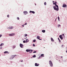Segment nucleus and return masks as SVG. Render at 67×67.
I'll return each mask as SVG.
<instances>
[{
	"label": "nucleus",
	"mask_w": 67,
	"mask_h": 67,
	"mask_svg": "<svg viewBox=\"0 0 67 67\" xmlns=\"http://www.w3.org/2000/svg\"><path fill=\"white\" fill-rule=\"evenodd\" d=\"M55 6H54L53 7V9L57 11H58V10H59V8H58V6L57 4H55Z\"/></svg>",
	"instance_id": "nucleus-1"
},
{
	"label": "nucleus",
	"mask_w": 67,
	"mask_h": 67,
	"mask_svg": "<svg viewBox=\"0 0 67 67\" xmlns=\"http://www.w3.org/2000/svg\"><path fill=\"white\" fill-rule=\"evenodd\" d=\"M49 65L51 67H53V64L52 63V62L51 60H49Z\"/></svg>",
	"instance_id": "nucleus-2"
},
{
	"label": "nucleus",
	"mask_w": 67,
	"mask_h": 67,
	"mask_svg": "<svg viewBox=\"0 0 67 67\" xmlns=\"http://www.w3.org/2000/svg\"><path fill=\"white\" fill-rule=\"evenodd\" d=\"M13 26H9V27L7 28V29H9V30H11V29H13Z\"/></svg>",
	"instance_id": "nucleus-3"
},
{
	"label": "nucleus",
	"mask_w": 67,
	"mask_h": 67,
	"mask_svg": "<svg viewBox=\"0 0 67 67\" xmlns=\"http://www.w3.org/2000/svg\"><path fill=\"white\" fill-rule=\"evenodd\" d=\"M20 46L21 48H23V47L24 46V45L21 43H20Z\"/></svg>",
	"instance_id": "nucleus-4"
},
{
	"label": "nucleus",
	"mask_w": 67,
	"mask_h": 67,
	"mask_svg": "<svg viewBox=\"0 0 67 67\" xmlns=\"http://www.w3.org/2000/svg\"><path fill=\"white\" fill-rule=\"evenodd\" d=\"M14 58V56L13 55H12V56H11L10 57V60H11L12 59H13V58Z\"/></svg>",
	"instance_id": "nucleus-5"
},
{
	"label": "nucleus",
	"mask_w": 67,
	"mask_h": 67,
	"mask_svg": "<svg viewBox=\"0 0 67 67\" xmlns=\"http://www.w3.org/2000/svg\"><path fill=\"white\" fill-rule=\"evenodd\" d=\"M23 13L25 15H26V14H27L28 13V12L27 11H24L23 12Z\"/></svg>",
	"instance_id": "nucleus-6"
},
{
	"label": "nucleus",
	"mask_w": 67,
	"mask_h": 67,
	"mask_svg": "<svg viewBox=\"0 0 67 67\" xmlns=\"http://www.w3.org/2000/svg\"><path fill=\"white\" fill-rule=\"evenodd\" d=\"M14 33H13V34H9V36H13L14 35Z\"/></svg>",
	"instance_id": "nucleus-7"
},
{
	"label": "nucleus",
	"mask_w": 67,
	"mask_h": 67,
	"mask_svg": "<svg viewBox=\"0 0 67 67\" xmlns=\"http://www.w3.org/2000/svg\"><path fill=\"white\" fill-rule=\"evenodd\" d=\"M29 13H32L33 14H35V12L30 10L29 12Z\"/></svg>",
	"instance_id": "nucleus-8"
},
{
	"label": "nucleus",
	"mask_w": 67,
	"mask_h": 67,
	"mask_svg": "<svg viewBox=\"0 0 67 67\" xmlns=\"http://www.w3.org/2000/svg\"><path fill=\"white\" fill-rule=\"evenodd\" d=\"M35 66H38L40 65V64L37 63H35Z\"/></svg>",
	"instance_id": "nucleus-9"
},
{
	"label": "nucleus",
	"mask_w": 67,
	"mask_h": 67,
	"mask_svg": "<svg viewBox=\"0 0 67 67\" xmlns=\"http://www.w3.org/2000/svg\"><path fill=\"white\" fill-rule=\"evenodd\" d=\"M59 37L61 40H63V38L62 37V35H60Z\"/></svg>",
	"instance_id": "nucleus-10"
},
{
	"label": "nucleus",
	"mask_w": 67,
	"mask_h": 67,
	"mask_svg": "<svg viewBox=\"0 0 67 67\" xmlns=\"http://www.w3.org/2000/svg\"><path fill=\"white\" fill-rule=\"evenodd\" d=\"M66 6H67V5L66 4H64L62 6V7H63V8H65L66 7Z\"/></svg>",
	"instance_id": "nucleus-11"
},
{
	"label": "nucleus",
	"mask_w": 67,
	"mask_h": 67,
	"mask_svg": "<svg viewBox=\"0 0 67 67\" xmlns=\"http://www.w3.org/2000/svg\"><path fill=\"white\" fill-rule=\"evenodd\" d=\"M31 49H27L26 50V51L27 52H30V50Z\"/></svg>",
	"instance_id": "nucleus-12"
},
{
	"label": "nucleus",
	"mask_w": 67,
	"mask_h": 67,
	"mask_svg": "<svg viewBox=\"0 0 67 67\" xmlns=\"http://www.w3.org/2000/svg\"><path fill=\"white\" fill-rule=\"evenodd\" d=\"M4 54H9L8 51H5L4 52Z\"/></svg>",
	"instance_id": "nucleus-13"
},
{
	"label": "nucleus",
	"mask_w": 67,
	"mask_h": 67,
	"mask_svg": "<svg viewBox=\"0 0 67 67\" xmlns=\"http://www.w3.org/2000/svg\"><path fill=\"white\" fill-rule=\"evenodd\" d=\"M51 40L52 42H54V40L53 38H51Z\"/></svg>",
	"instance_id": "nucleus-14"
},
{
	"label": "nucleus",
	"mask_w": 67,
	"mask_h": 67,
	"mask_svg": "<svg viewBox=\"0 0 67 67\" xmlns=\"http://www.w3.org/2000/svg\"><path fill=\"white\" fill-rule=\"evenodd\" d=\"M33 50H31V49L30 50V52H29L30 54H31V53H32V52H33Z\"/></svg>",
	"instance_id": "nucleus-15"
},
{
	"label": "nucleus",
	"mask_w": 67,
	"mask_h": 67,
	"mask_svg": "<svg viewBox=\"0 0 67 67\" xmlns=\"http://www.w3.org/2000/svg\"><path fill=\"white\" fill-rule=\"evenodd\" d=\"M15 47H16V46L15 45H14L12 46L13 48H14V49L15 48Z\"/></svg>",
	"instance_id": "nucleus-16"
},
{
	"label": "nucleus",
	"mask_w": 67,
	"mask_h": 67,
	"mask_svg": "<svg viewBox=\"0 0 67 67\" xmlns=\"http://www.w3.org/2000/svg\"><path fill=\"white\" fill-rule=\"evenodd\" d=\"M42 32L43 33H45V30H42Z\"/></svg>",
	"instance_id": "nucleus-17"
},
{
	"label": "nucleus",
	"mask_w": 67,
	"mask_h": 67,
	"mask_svg": "<svg viewBox=\"0 0 67 67\" xmlns=\"http://www.w3.org/2000/svg\"><path fill=\"white\" fill-rule=\"evenodd\" d=\"M40 36H37V39H38V40H39V39H40Z\"/></svg>",
	"instance_id": "nucleus-18"
},
{
	"label": "nucleus",
	"mask_w": 67,
	"mask_h": 67,
	"mask_svg": "<svg viewBox=\"0 0 67 67\" xmlns=\"http://www.w3.org/2000/svg\"><path fill=\"white\" fill-rule=\"evenodd\" d=\"M3 45H4V43H1V45H0V46H3Z\"/></svg>",
	"instance_id": "nucleus-19"
},
{
	"label": "nucleus",
	"mask_w": 67,
	"mask_h": 67,
	"mask_svg": "<svg viewBox=\"0 0 67 67\" xmlns=\"http://www.w3.org/2000/svg\"><path fill=\"white\" fill-rule=\"evenodd\" d=\"M32 57L34 58H35V57H36V55H33V56H32Z\"/></svg>",
	"instance_id": "nucleus-20"
},
{
	"label": "nucleus",
	"mask_w": 67,
	"mask_h": 67,
	"mask_svg": "<svg viewBox=\"0 0 67 67\" xmlns=\"http://www.w3.org/2000/svg\"><path fill=\"white\" fill-rule=\"evenodd\" d=\"M56 3H57V2H55L54 3H53V4H55H55H56Z\"/></svg>",
	"instance_id": "nucleus-21"
},
{
	"label": "nucleus",
	"mask_w": 67,
	"mask_h": 67,
	"mask_svg": "<svg viewBox=\"0 0 67 67\" xmlns=\"http://www.w3.org/2000/svg\"><path fill=\"white\" fill-rule=\"evenodd\" d=\"M27 41H28V39H27L26 40V43L27 42Z\"/></svg>",
	"instance_id": "nucleus-22"
},
{
	"label": "nucleus",
	"mask_w": 67,
	"mask_h": 67,
	"mask_svg": "<svg viewBox=\"0 0 67 67\" xmlns=\"http://www.w3.org/2000/svg\"><path fill=\"white\" fill-rule=\"evenodd\" d=\"M58 21H60V19H59V16L58 17Z\"/></svg>",
	"instance_id": "nucleus-23"
},
{
	"label": "nucleus",
	"mask_w": 67,
	"mask_h": 67,
	"mask_svg": "<svg viewBox=\"0 0 67 67\" xmlns=\"http://www.w3.org/2000/svg\"><path fill=\"white\" fill-rule=\"evenodd\" d=\"M36 42V40H35V39H34V40H33V42Z\"/></svg>",
	"instance_id": "nucleus-24"
},
{
	"label": "nucleus",
	"mask_w": 67,
	"mask_h": 67,
	"mask_svg": "<svg viewBox=\"0 0 67 67\" xmlns=\"http://www.w3.org/2000/svg\"><path fill=\"white\" fill-rule=\"evenodd\" d=\"M47 4L46 3V2H44V4L45 5H46Z\"/></svg>",
	"instance_id": "nucleus-25"
},
{
	"label": "nucleus",
	"mask_w": 67,
	"mask_h": 67,
	"mask_svg": "<svg viewBox=\"0 0 67 67\" xmlns=\"http://www.w3.org/2000/svg\"><path fill=\"white\" fill-rule=\"evenodd\" d=\"M43 56H44V54H42L41 55V56H42V57H44Z\"/></svg>",
	"instance_id": "nucleus-26"
},
{
	"label": "nucleus",
	"mask_w": 67,
	"mask_h": 67,
	"mask_svg": "<svg viewBox=\"0 0 67 67\" xmlns=\"http://www.w3.org/2000/svg\"><path fill=\"white\" fill-rule=\"evenodd\" d=\"M17 20H19L20 19V18L19 17H17Z\"/></svg>",
	"instance_id": "nucleus-27"
},
{
	"label": "nucleus",
	"mask_w": 67,
	"mask_h": 67,
	"mask_svg": "<svg viewBox=\"0 0 67 67\" xmlns=\"http://www.w3.org/2000/svg\"><path fill=\"white\" fill-rule=\"evenodd\" d=\"M27 34H26L25 35V37H26V36H27Z\"/></svg>",
	"instance_id": "nucleus-28"
},
{
	"label": "nucleus",
	"mask_w": 67,
	"mask_h": 67,
	"mask_svg": "<svg viewBox=\"0 0 67 67\" xmlns=\"http://www.w3.org/2000/svg\"><path fill=\"white\" fill-rule=\"evenodd\" d=\"M58 40L60 42H61V41H60V40H59V38H58Z\"/></svg>",
	"instance_id": "nucleus-29"
},
{
	"label": "nucleus",
	"mask_w": 67,
	"mask_h": 67,
	"mask_svg": "<svg viewBox=\"0 0 67 67\" xmlns=\"http://www.w3.org/2000/svg\"><path fill=\"white\" fill-rule=\"evenodd\" d=\"M23 43H25V41L24 40L23 41Z\"/></svg>",
	"instance_id": "nucleus-30"
},
{
	"label": "nucleus",
	"mask_w": 67,
	"mask_h": 67,
	"mask_svg": "<svg viewBox=\"0 0 67 67\" xmlns=\"http://www.w3.org/2000/svg\"><path fill=\"white\" fill-rule=\"evenodd\" d=\"M7 17L8 18H9V15H7Z\"/></svg>",
	"instance_id": "nucleus-31"
},
{
	"label": "nucleus",
	"mask_w": 67,
	"mask_h": 67,
	"mask_svg": "<svg viewBox=\"0 0 67 67\" xmlns=\"http://www.w3.org/2000/svg\"><path fill=\"white\" fill-rule=\"evenodd\" d=\"M2 36V35H0V38L1 37V36Z\"/></svg>",
	"instance_id": "nucleus-32"
},
{
	"label": "nucleus",
	"mask_w": 67,
	"mask_h": 67,
	"mask_svg": "<svg viewBox=\"0 0 67 67\" xmlns=\"http://www.w3.org/2000/svg\"><path fill=\"white\" fill-rule=\"evenodd\" d=\"M63 46H64V45L63 44L62 45L61 47L63 48Z\"/></svg>",
	"instance_id": "nucleus-33"
},
{
	"label": "nucleus",
	"mask_w": 67,
	"mask_h": 67,
	"mask_svg": "<svg viewBox=\"0 0 67 67\" xmlns=\"http://www.w3.org/2000/svg\"><path fill=\"white\" fill-rule=\"evenodd\" d=\"M33 46H35V45L34 44H33Z\"/></svg>",
	"instance_id": "nucleus-34"
},
{
	"label": "nucleus",
	"mask_w": 67,
	"mask_h": 67,
	"mask_svg": "<svg viewBox=\"0 0 67 67\" xmlns=\"http://www.w3.org/2000/svg\"><path fill=\"white\" fill-rule=\"evenodd\" d=\"M33 53H36V51H34V52H33Z\"/></svg>",
	"instance_id": "nucleus-35"
},
{
	"label": "nucleus",
	"mask_w": 67,
	"mask_h": 67,
	"mask_svg": "<svg viewBox=\"0 0 67 67\" xmlns=\"http://www.w3.org/2000/svg\"><path fill=\"white\" fill-rule=\"evenodd\" d=\"M22 26L23 27H24V25H22Z\"/></svg>",
	"instance_id": "nucleus-36"
},
{
	"label": "nucleus",
	"mask_w": 67,
	"mask_h": 67,
	"mask_svg": "<svg viewBox=\"0 0 67 67\" xmlns=\"http://www.w3.org/2000/svg\"><path fill=\"white\" fill-rule=\"evenodd\" d=\"M60 26V25H58V27H59Z\"/></svg>",
	"instance_id": "nucleus-37"
},
{
	"label": "nucleus",
	"mask_w": 67,
	"mask_h": 67,
	"mask_svg": "<svg viewBox=\"0 0 67 67\" xmlns=\"http://www.w3.org/2000/svg\"><path fill=\"white\" fill-rule=\"evenodd\" d=\"M13 56H14V57H15V56H16V55H13Z\"/></svg>",
	"instance_id": "nucleus-38"
},
{
	"label": "nucleus",
	"mask_w": 67,
	"mask_h": 67,
	"mask_svg": "<svg viewBox=\"0 0 67 67\" xmlns=\"http://www.w3.org/2000/svg\"><path fill=\"white\" fill-rule=\"evenodd\" d=\"M24 25H27V23H25L24 24Z\"/></svg>",
	"instance_id": "nucleus-39"
},
{
	"label": "nucleus",
	"mask_w": 67,
	"mask_h": 67,
	"mask_svg": "<svg viewBox=\"0 0 67 67\" xmlns=\"http://www.w3.org/2000/svg\"><path fill=\"white\" fill-rule=\"evenodd\" d=\"M62 35L64 37L65 36V35H64V34H62Z\"/></svg>",
	"instance_id": "nucleus-40"
},
{
	"label": "nucleus",
	"mask_w": 67,
	"mask_h": 67,
	"mask_svg": "<svg viewBox=\"0 0 67 67\" xmlns=\"http://www.w3.org/2000/svg\"><path fill=\"white\" fill-rule=\"evenodd\" d=\"M57 19V18H56L55 21H54V22H56V19Z\"/></svg>",
	"instance_id": "nucleus-41"
},
{
	"label": "nucleus",
	"mask_w": 67,
	"mask_h": 67,
	"mask_svg": "<svg viewBox=\"0 0 67 67\" xmlns=\"http://www.w3.org/2000/svg\"><path fill=\"white\" fill-rule=\"evenodd\" d=\"M61 57L62 58H63V56H61Z\"/></svg>",
	"instance_id": "nucleus-42"
},
{
	"label": "nucleus",
	"mask_w": 67,
	"mask_h": 67,
	"mask_svg": "<svg viewBox=\"0 0 67 67\" xmlns=\"http://www.w3.org/2000/svg\"><path fill=\"white\" fill-rule=\"evenodd\" d=\"M38 59H40V57H39L38 58Z\"/></svg>",
	"instance_id": "nucleus-43"
},
{
	"label": "nucleus",
	"mask_w": 67,
	"mask_h": 67,
	"mask_svg": "<svg viewBox=\"0 0 67 67\" xmlns=\"http://www.w3.org/2000/svg\"><path fill=\"white\" fill-rule=\"evenodd\" d=\"M21 62H23V60H22L21 61Z\"/></svg>",
	"instance_id": "nucleus-44"
},
{
	"label": "nucleus",
	"mask_w": 67,
	"mask_h": 67,
	"mask_svg": "<svg viewBox=\"0 0 67 67\" xmlns=\"http://www.w3.org/2000/svg\"><path fill=\"white\" fill-rule=\"evenodd\" d=\"M27 38V37H26L25 38H24V39H26Z\"/></svg>",
	"instance_id": "nucleus-45"
},
{
	"label": "nucleus",
	"mask_w": 67,
	"mask_h": 67,
	"mask_svg": "<svg viewBox=\"0 0 67 67\" xmlns=\"http://www.w3.org/2000/svg\"><path fill=\"white\" fill-rule=\"evenodd\" d=\"M39 40H42L41 39H40V38H39Z\"/></svg>",
	"instance_id": "nucleus-46"
},
{
	"label": "nucleus",
	"mask_w": 67,
	"mask_h": 67,
	"mask_svg": "<svg viewBox=\"0 0 67 67\" xmlns=\"http://www.w3.org/2000/svg\"><path fill=\"white\" fill-rule=\"evenodd\" d=\"M53 4H54V1H53Z\"/></svg>",
	"instance_id": "nucleus-47"
},
{
	"label": "nucleus",
	"mask_w": 67,
	"mask_h": 67,
	"mask_svg": "<svg viewBox=\"0 0 67 67\" xmlns=\"http://www.w3.org/2000/svg\"><path fill=\"white\" fill-rule=\"evenodd\" d=\"M35 5H36V3L35 4Z\"/></svg>",
	"instance_id": "nucleus-48"
},
{
	"label": "nucleus",
	"mask_w": 67,
	"mask_h": 67,
	"mask_svg": "<svg viewBox=\"0 0 67 67\" xmlns=\"http://www.w3.org/2000/svg\"><path fill=\"white\" fill-rule=\"evenodd\" d=\"M29 40H28L27 41V42H29Z\"/></svg>",
	"instance_id": "nucleus-49"
},
{
	"label": "nucleus",
	"mask_w": 67,
	"mask_h": 67,
	"mask_svg": "<svg viewBox=\"0 0 67 67\" xmlns=\"http://www.w3.org/2000/svg\"><path fill=\"white\" fill-rule=\"evenodd\" d=\"M10 63H12V61H11V62H10Z\"/></svg>",
	"instance_id": "nucleus-50"
},
{
	"label": "nucleus",
	"mask_w": 67,
	"mask_h": 67,
	"mask_svg": "<svg viewBox=\"0 0 67 67\" xmlns=\"http://www.w3.org/2000/svg\"><path fill=\"white\" fill-rule=\"evenodd\" d=\"M66 53H67V51H66Z\"/></svg>",
	"instance_id": "nucleus-51"
},
{
	"label": "nucleus",
	"mask_w": 67,
	"mask_h": 67,
	"mask_svg": "<svg viewBox=\"0 0 67 67\" xmlns=\"http://www.w3.org/2000/svg\"><path fill=\"white\" fill-rule=\"evenodd\" d=\"M31 58H32V57H31Z\"/></svg>",
	"instance_id": "nucleus-52"
},
{
	"label": "nucleus",
	"mask_w": 67,
	"mask_h": 67,
	"mask_svg": "<svg viewBox=\"0 0 67 67\" xmlns=\"http://www.w3.org/2000/svg\"><path fill=\"white\" fill-rule=\"evenodd\" d=\"M1 48H2V47H1Z\"/></svg>",
	"instance_id": "nucleus-53"
}]
</instances>
